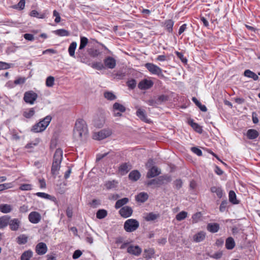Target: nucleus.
<instances>
[{
	"label": "nucleus",
	"mask_w": 260,
	"mask_h": 260,
	"mask_svg": "<svg viewBox=\"0 0 260 260\" xmlns=\"http://www.w3.org/2000/svg\"><path fill=\"white\" fill-rule=\"evenodd\" d=\"M133 212L132 208L129 206L122 207L119 211V214L123 218L130 217Z\"/></svg>",
	"instance_id": "1a4fd4ad"
},
{
	"label": "nucleus",
	"mask_w": 260,
	"mask_h": 260,
	"mask_svg": "<svg viewBox=\"0 0 260 260\" xmlns=\"http://www.w3.org/2000/svg\"><path fill=\"white\" fill-rule=\"evenodd\" d=\"M11 217L9 215H4L0 217V229L6 228L9 223Z\"/></svg>",
	"instance_id": "aec40b11"
},
{
	"label": "nucleus",
	"mask_w": 260,
	"mask_h": 260,
	"mask_svg": "<svg viewBox=\"0 0 260 260\" xmlns=\"http://www.w3.org/2000/svg\"><path fill=\"white\" fill-rule=\"evenodd\" d=\"M210 191L212 193H216L217 197L220 199L222 197L223 191L221 186H213L210 188Z\"/></svg>",
	"instance_id": "6ab92c4d"
},
{
	"label": "nucleus",
	"mask_w": 260,
	"mask_h": 260,
	"mask_svg": "<svg viewBox=\"0 0 260 260\" xmlns=\"http://www.w3.org/2000/svg\"><path fill=\"white\" fill-rule=\"evenodd\" d=\"M153 85L151 80L144 79L138 84V88L141 90H146L150 88Z\"/></svg>",
	"instance_id": "ddd939ff"
},
{
	"label": "nucleus",
	"mask_w": 260,
	"mask_h": 260,
	"mask_svg": "<svg viewBox=\"0 0 260 260\" xmlns=\"http://www.w3.org/2000/svg\"><path fill=\"white\" fill-rule=\"evenodd\" d=\"M77 43L73 42L71 43L68 49V52L70 55L72 57H75V51L77 47Z\"/></svg>",
	"instance_id": "e433bc0d"
},
{
	"label": "nucleus",
	"mask_w": 260,
	"mask_h": 260,
	"mask_svg": "<svg viewBox=\"0 0 260 260\" xmlns=\"http://www.w3.org/2000/svg\"><path fill=\"white\" fill-rule=\"evenodd\" d=\"M229 201L234 204H237L238 203L236 199V195L235 192L233 190H231L229 194Z\"/></svg>",
	"instance_id": "c03bdc74"
},
{
	"label": "nucleus",
	"mask_w": 260,
	"mask_h": 260,
	"mask_svg": "<svg viewBox=\"0 0 260 260\" xmlns=\"http://www.w3.org/2000/svg\"><path fill=\"white\" fill-rule=\"evenodd\" d=\"M148 195L146 192H141L136 196V200L137 202L144 203L147 200Z\"/></svg>",
	"instance_id": "cd10ccee"
},
{
	"label": "nucleus",
	"mask_w": 260,
	"mask_h": 260,
	"mask_svg": "<svg viewBox=\"0 0 260 260\" xmlns=\"http://www.w3.org/2000/svg\"><path fill=\"white\" fill-rule=\"evenodd\" d=\"M124 76H125V74L123 73H122L121 72H119L114 75V78L119 79V80L123 79Z\"/></svg>",
	"instance_id": "69168bd1"
},
{
	"label": "nucleus",
	"mask_w": 260,
	"mask_h": 260,
	"mask_svg": "<svg viewBox=\"0 0 260 260\" xmlns=\"http://www.w3.org/2000/svg\"><path fill=\"white\" fill-rule=\"evenodd\" d=\"M52 117L48 115L40 121L41 123V129L43 132L49 124Z\"/></svg>",
	"instance_id": "412c9836"
},
{
	"label": "nucleus",
	"mask_w": 260,
	"mask_h": 260,
	"mask_svg": "<svg viewBox=\"0 0 260 260\" xmlns=\"http://www.w3.org/2000/svg\"><path fill=\"white\" fill-rule=\"evenodd\" d=\"M244 75L246 77L253 79L254 81L258 79V75L250 70H246L244 72Z\"/></svg>",
	"instance_id": "2f4dec72"
},
{
	"label": "nucleus",
	"mask_w": 260,
	"mask_h": 260,
	"mask_svg": "<svg viewBox=\"0 0 260 260\" xmlns=\"http://www.w3.org/2000/svg\"><path fill=\"white\" fill-rule=\"evenodd\" d=\"M205 236L206 233L204 232L201 231L193 236V239L196 242H200L205 239Z\"/></svg>",
	"instance_id": "b1692460"
},
{
	"label": "nucleus",
	"mask_w": 260,
	"mask_h": 260,
	"mask_svg": "<svg viewBox=\"0 0 260 260\" xmlns=\"http://www.w3.org/2000/svg\"><path fill=\"white\" fill-rule=\"evenodd\" d=\"M53 15L54 17H55V19L54 20L55 22L56 23H59L61 19L59 13L56 10H54L53 12Z\"/></svg>",
	"instance_id": "052dcab7"
},
{
	"label": "nucleus",
	"mask_w": 260,
	"mask_h": 260,
	"mask_svg": "<svg viewBox=\"0 0 260 260\" xmlns=\"http://www.w3.org/2000/svg\"><path fill=\"white\" fill-rule=\"evenodd\" d=\"M104 96L105 98L109 101H113L116 99V96L111 91H105Z\"/></svg>",
	"instance_id": "a18cd8bd"
},
{
	"label": "nucleus",
	"mask_w": 260,
	"mask_h": 260,
	"mask_svg": "<svg viewBox=\"0 0 260 260\" xmlns=\"http://www.w3.org/2000/svg\"><path fill=\"white\" fill-rule=\"evenodd\" d=\"M258 135V132L254 129H248L246 133L247 137L250 140H253L257 138Z\"/></svg>",
	"instance_id": "5701e85b"
},
{
	"label": "nucleus",
	"mask_w": 260,
	"mask_h": 260,
	"mask_svg": "<svg viewBox=\"0 0 260 260\" xmlns=\"http://www.w3.org/2000/svg\"><path fill=\"white\" fill-rule=\"evenodd\" d=\"M35 113V111L34 110V108H32L25 110L23 112V115L26 118H30L34 115Z\"/></svg>",
	"instance_id": "a19ab883"
},
{
	"label": "nucleus",
	"mask_w": 260,
	"mask_h": 260,
	"mask_svg": "<svg viewBox=\"0 0 260 260\" xmlns=\"http://www.w3.org/2000/svg\"><path fill=\"white\" fill-rule=\"evenodd\" d=\"M25 1L20 0L19 3L13 6V8L16 9L23 10L25 7Z\"/></svg>",
	"instance_id": "09e8293b"
},
{
	"label": "nucleus",
	"mask_w": 260,
	"mask_h": 260,
	"mask_svg": "<svg viewBox=\"0 0 260 260\" xmlns=\"http://www.w3.org/2000/svg\"><path fill=\"white\" fill-rule=\"evenodd\" d=\"M222 254H223L222 252L220 251H217V252H215V253L213 254L212 255H210V257L211 258H214V259H218L222 257Z\"/></svg>",
	"instance_id": "4d7b16f0"
},
{
	"label": "nucleus",
	"mask_w": 260,
	"mask_h": 260,
	"mask_svg": "<svg viewBox=\"0 0 260 260\" xmlns=\"http://www.w3.org/2000/svg\"><path fill=\"white\" fill-rule=\"evenodd\" d=\"M159 217L158 214H155L153 212L147 213L144 217L145 219L147 221H153Z\"/></svg>",
	"instance_id": "4c0bfd02"
},
{
	"label": "nucleus",
	"mask_w": 260,
	"mask_h": 260,
	"mask_svg": "<svg viewBox=\"0 0 260 260\" xmlns=\"http://www.w3.org/2000/svg\"><path fill=\"white\" fill-rule=\"evenodd\" d=\"M33 252L31 250L25 251L22 253L20 257V260H30L32 257Z\"/></svg>",
	"instance_id": "473e14b6"
},
{
	"label": "nucleus",
	"mask_w": 260,
	"mask_h": 260,
	"mask_svg": "<svg viewBox=\"0 0 260 260\" xmlns=\"http://www.w3.org/2000/svg\"><path fill=\"white\" fill-rule=\"evenodd\" d=\"M36 195L39 197L50 200L53 202H55L56 201V199L55 197L50 196V194L46 193L45 192H38L36 193Z\"/></svg>",
	"instance_id": "7c9ffc66"
},
{
	"label": "nucleus",
	"mask_w": 260,
	"mask_h": 260,
	"mask_svg": "<svg viewBox=\"0 0 260 260\" xmlns=\"http://www.w3.org/2000/svg\"><path fill=\"white\" fill-rule=\"evenodd\" d=\"M20 221L17 218L9 219V223L8 224L11 230L13 231H17L20 225Z\"/></svg>",
	"instance_id": "dca6fc26"
},
{
	"label": "nucleus",
	"mask_w": 260,
	"mask_h": 260,
	"mask_svg": "<svg viewBox=\"0 0 260 260\" xmlns=\"http://www.w3.org/2000/svg\"><path fill=\"white\" fill-rule=\"evenodd\" d=\"M136 115L142 121L149 123L150 120L147 118L145 111L142 109L138 108L136 112Z\"/></svg>",
	"instance_id": "a211bd4d"
},
{
	"label": "nucleus",
	"mask_w": 260,
	"mask_h": 260,
	"mask_svg": "<svg viewBox=\"0 0 260 260\" xmlns=\"http://www.w3.org/2000/svg\"><path fill=\"white\" fill-rule=\"evenodd\" d=\"M136 81L134 79H132L127 82V85L131 89H133L136 87Z\"/></svg>",
	"instance_id": "5fc2aeb1"
},
{
	"label": "nucleus",
	"mask_w": 260,
	"mask_h": 260,
	"mask_svg": "<svg viewBox=\"0 0 260 260\" xmlns=\"http://www.w3.org/2000/svg\"><path fill=\"white\" fill-rule=\"evenodd\" d=\"M139 225V222L137 220L128 219L124 223V229L126 232L131 233L135 231Z\"/></svg>",
	"instance_id": "20e7f679"
},
{
	"label": "nucleus",
	"mask_w": 260,
	"mask_h": 260,
	"mask_svg": "<svg viewBox=\"0 0 260 260\" xmlns=\"http://www.w3.org/2000/svg\"><path fill=\"white\" fill-rule=\"evenodd\" d=\"M108 212L107 210L105 209H99L96 213V218L100 219H103L107 216Z\"/></svg>",
	"instance_id": "ea45409f"
},
{
	"label": "nucleus",
	"mask_w": 260,
	"mask_h": 260,
	"mask_svg": "<svg viewBox=\"0 0 260 260\" xmlns=\"http://www.w3.org/2000/svg\"><path fill=\"white\" fill-rule=\"evenodd\" d=\"M235 246V243L232 237H229L225 241V247L226 249L231 250Z\"/></svg>",
	"instance_id": "f704fd0d"
},
{
	"label": "nucleus",
	"mask_w": 260,
	"mask_h": 260,
	"mask_svg": "<svg viewBox=\"0 0 260 260\" xmlns=\"http://www.w3.org/2000/svg\"><path fill=\"white\" fill-rule=\"evenodd\" d=\"M12 207L11 205L7 204H2L0 205V212L3 213H8L12 211Z\"/></svg>",
	"instance_id": "c85d7f7f"
},
{
	"label": "nucleus",
	"mask_w": 260,
	"mask_h": 260,
	"mask_svg": "<svg viewBox=\"0 0 260 260\" xmlns=\"http://www.w3.org/2000/svg\"><path fill=\"white\" fill-rule=\"evenodd\" d=\"M160 174V171L156 167H152L148 171L147 174V177L151 178L159 175Z\"/></svg>",
	"instance_id": "f3484780"
},
{
	"label": "nucleus",
	"mask_w": 260,
	"mask_h": 260,
	"mask_svg": "<svg viewBox=\"0 0 260 260\" xmlns=\"http://www.w3.org/2000/svg\"><path fill=\"white\" fill-rule=\"evenodd\" d=\"M53 32L55 35L60 37L69 36L70 35L69 31L64 29H57L54 30Z\"/></svg>",
	"instance_id": "58836bf2"
},
{
	"label": "nucleus",
	"mask_w": 260,
	"mask_h": 260,
	"mask_svg": "<svg viewBox=\"0 0 260 260\" xmlns=\"http://www.w3.org/2000/svg\"><path fill=\"white\" fill-rule=\"evenodd\" d=\"M24 38L28 41H33L34 40V36L32 34H25L23 36Z\"/></svg>",
	"instance_id": "774afa93"
},
{
	"label": "nucleus",
	"mask_w": 260,
	"mask_h": 260,
	"mask_svg": "<svg viewBox=\"0 0 260 260\" xmlns=\"http://www.w3.org/2000/svg\"><path fill=\"white\" fill-rule=\"evenodd\" d=\"M88 53L91 57H95L98 56L100 54V51L93 48H90L88 50Z\"/></svg>",
	"instance_id": "8fccbe9b"
},
{
	"label": "nucleus",
	"mask_w": 260,
	"mask_h": 260,
	"mask_svg": "<svg viewBox=\"0 0 260 260\" xmlns=\"http://www.w3.org/2000/svg\"><path fill=\"white\" fill-rule=\"evenodd\" d=\"M88 43V39L85 37L81 36L80 37V46L78 49V52H80V51L82 50L85 48L86 46L87 45Z\"/></svg>",
	"instance_id": "72a5a7b5"
},
{
	"label": "nucleus",
	"mask_w": 260,
	"mask_h": 260,
	"mask_svg": "<svg viewBox=\"0 0 260 260\" xmlns=\"http://www.w3.org/2000/svg\"><path fill=\"white\" fill-rule=\"evenodd\" d=\"M10 68V65L6 62L0 61V70H6Z\"/></svg>",
	"instance_id": "e2e57ef3"
},
{
	"label": "nucleus",
	"mask_w": 260,
	"mask_h": 260,
	"mask_svg": "<svg viewBox=\"0 0 260 260\" xmlns=\"http://www.w3.org/2000/svg\"><path fill=\"white\" fill-rule=\"evenodd\" d=\"M25 80H26L25 78L20 77V78H18V79H16V80H15V81H14V84L15 85L23 84V83H25Z\"/></svg>",
	"instance_id": "13d9d810"
},
{
	"label": "nucleus",
	"mask_w": 260,
	"mask_h": 260,
	"mask_svg": "<svg viewBox=\"0 0 260 260\" xmlns=\"http://www.w3.org/2000/svg\"><path fill=\"white\" fill-rule=\"evenodd\" d=\"M54 84V78L52 76H49L46 80V85L48 87H52Z\"/></svg>",
	"instance_id": "3c124183"
},
{
	"label": "nucleus",
	"mask_w": 260,
	"mask_h": 260,
	"mask_svg": "<svg viewBox=\"0 0 260 260\" xmlns=\"http://www.w3.org/2000/svg\"><path fill=\"white\" fill-rule=\"evenodd\" d=\"M28 219L32 223L36 224L39 223L41 219L40 214L37 212L33 211L29 213Z\"/></svg>",
	"instance_id": "f8f14e48"
},
{
	"label": "nucleus",
	"mask_w": 260,
	"mask_h": 260,
	"mask_svg": "<svg viewBox=\"0 0 260 260\" xmlns=\"http://www.w3.org/2000/svg\"><path fill=\"white\" fill-rule=\"evenodd\" d=\"M207 229L211 233H216L219 230V225L217 223H209L207 225Z\"/></svg>",
	"instance_id": "4be33fe9"
},
{
	"label": "nucleus",
	"mask_w": 260,
	"mask_h": 260,
	"mask_svg": "<svg viewBox=\"0 0 260 260\" xmlns=\"http://www.w3.org/2000/svg\"><path fill=\"white\" fill-rule=\"evenodd\" d=\"M91 67L98 70H102L105 69V66L101 62H95L92 64Z\"/></svg>",
	"instance_id": "de8ad7c7"
},
{
	"label": "nucleus",
	"mask_w": 260,
	"mask_h": 260,
	"mask_svg": "<svg viewBox=\"0 0 260 260\" xmlns=\"http://www.w3.org/2000/svg\"><path fill=\"white\" fill-rule=\"evenodd\" d=\"M19 188L22 190H30L32 189V185L30 184H22Z\"/></svg>",
	"instance_id": "6e6d98bb"
},
{
	"label": "nucleus",
	"mask_w": 260,
	"mask_h": 260,
	"mask_svg": "<svg viewBox=\"0 0 260 260\" xmlns=\"http://www.w3.org/2000/svg\"><path fill=\"white\" fill-rule=\"evenodd\" d=\"M41 123L40 121L39 122L35 124L32 127L31 131L34 133H40L42 132V131L41 129Z\"/></svg>",
	"instance_id": "603ef678"
},
{
	"label": "nucleus",
	"mask_w": 260,
	"mask_h": 260,
	"mask_svg": "<svg viewBox=\"0 0 260 260\" xmlns=\"http://www.w3.org/2000/svg\"><path fill=\"white\" fill-rule=\"evenodd\" d=\"M171 181V178L168 176H160L158 177L148 181L147 185L148 186L153 185L154 187H159L162 184Z\"/></svg>",
	"instance_id": "7ed1b4c3"
},
{
	"label": "nucleus",
	"mask_w": 260,
	"mask_h": 260,
	"mask_svg": "<svg viewBox=\"0 0 260 260\" xmlns=\"http://www.w3.org/2000/svg\"><path fill=\"white\" fill-rule=\"evenodd\" d=\"M104 63L105 69L107 68L108 69H113L115 67L116 64V60L111 56L106 57L104 60Z\"/></svg>",
	"instance_id": "9d476101"
},
{
	"label": "nucleus",
	"mask_w": 260,
	"mask_h": 260,
	"mask_svg": "<svg viewBox=\"0 0 260 260\" xmlns=\"http://www.w3.org/2000/svg\"><path fill=\"white\" fill-rule=\"evenodd\" d=\"M112 134V131L110 129H103L98 132L94 133L92 137L96 140H102Z\"/></svg>",
	"instance_id": "39448f33"
},
{
	"label": "nucleus",
	"mask_w": 260,
	"mask_h": 260,
	"mask_svg": "<svg viewBox=\"0 0 260 260\" xmlns=\"http://www.w3.org/2000/svg\"><path fill=\"white\" fill-rule=\"evenodd\" d=\"M141 177V174L138 170L132 171L128 175L129 179L133 181H136Z\"/></svg>",
	"instance_id": "a878e982"
},
{
	"label": "nucleus",
	"mask_w": 260,
	"mask_h": 260,
	"mask_svg": "<svg viewBox=\"0 0 260 260\" xmlns=\"http://www.w3.org/2000/svg\"><path fill=\"white\" fill-rule=\"evenodd\" d=\"M154 250L153 248L145 249L144 250L143 257L147 260L151 258L154 254Z\"/></svg>",
	"instance_id": "bb28decb"
},
{
	"label": "nucleus",
	"mask_w": 260,
	"mask_h": 260,
	"mask_svg": "<svg viewBox=\"0 0 260 260\" xmlns=\"http://www.w3.org/2000/svg\"><path fill=\"white\" fill-rule=\"evenodd\" d=\"M90 204L93 208H96L98 206L101 204V202L99 200L93 199Z\"/></svg>",
	"instance_id": "338daca9"
},
{
	"label": "nucleus",
	"mask_w": 260,
	"mask_h": 260,
	"mask_svg": "<svg viewBox=\"0 0 260 260\" xmlns=\"http://www.w3.org/2000/svg\"><path fill=\"white\" fill-rule=\"evenodd\" d=\"M168 100V98L167 96L165 95H160L156 100L157 102H158V104L161 103L162 102H165Z\"/></svg>",
	"instance_id": "0e129e2a"
},
{
	"label": "nucleus",
	"mask_w": 260,
	"mask_h": 260,
	"mask_svg": "<svg viewBox=\"0 0 260 260\" xmlns=\"http://www.w3.org/2000/svg\"><path fill=\"white\" fill-rule=\"evenodd\" d=\"M48 250L47 245L44 242H40L37 244L35 247L36 252L40 255L45 254Z\"/></svg>",
	"instance_id": "6e6552de"
},
{
	"label": "nucleus",
	"mask_w": 260,
	"mask_h": 260,
	"mask_svg": "<svg viewBox=\"0 0 260 260\" xmlns=\"http://www.w3.org/2000/svg\"><path fill=\"white\" fill-rule=\"evenodd\" d=\"M82 254V252L80 250H76L74 251L73 254V258L74 259H76L79 258L81 255Z\"/></svg>",
	"instance_id": "bf43d9fd"
},
{
	"label": "nucleus",
	"mask_w": 260,
	"mask_h": 260,
	"mask_svg": "<svg viewBox=\"0 0 260 260\" xmlns=\"http://www.w3.org/2000/svg\"><path fill=\"white\" fill-rule=\"evenodd\" d=\"M145 67L151 74L158 75L161 74V69L153 63H147L145 64Z\"/></svg>",
	"instance_id": "0eeeda50"
},
{
	"label": "nucleus",
	"mask_w": 260,
	"mask_h": 260,
	"mask_svg": "<svg viewBox=\"0 0 260 260\" xmlns=\"http://www.w3.org/2000/svg\"><path fill=\"white\" fill-rule=\"evenodd\" d=\"M188 123L195 131L199 134H201L202 133V127L197 123L194 122L192 119L188 120Z\"/></svg>",
	"instance_id": "393cba45"
},
{
	"label": "nucleus",
	"mask_w": 260,
	"mask_h": 260,
	"mask_svg": "<svg viewBox=\"0 0 260 260\" xmlns=\"http://www.w3.org/2000/svg\"><path fill=\"white\" fill-rule=\"evenodd\" d=\"M132 168V166L129 162L122 163L118 167L119 172L122 175L127 173Z\"/></svg>",
	"instance_id": "9b49d317"
},
{
	"label": "nucleus",
	"mask_w": 260,
	"mask_h": 260,
	"mask_svg": "<svg viewBox=\"0 0 260 260\" xmlns=\"http://www.w3.org/2000/svg\"><path fill=\"white\" fill-rule=\"evenodd\" d=\"M88 133V129L85 121L82 119H78L74 129V136L77 139H81Z\"/></svg>",
	"instance_id": "f257e3e1"
},
{
	"label": "nucleus",
	"mask_w": 260,
	"mask_h": 260,
	"mask_svg": "<svg viewBox=\"0 0 260 260\" xmlns=\"http://www.w3.org/2000/svg\"><path fill=\"white\" fill-rule=\"evenodd\" d=\"M29 15L31 17H37L38 18H42V19L44 18L45 17V15L44 14H40L37 10H32L30 12Z\"/></svg>",
	"instance_id": "49530a36"
},
{
	"label": "nucleus",
	"mask_w": 260,
	"mask_h": 260,
	"mask_svg": "<svg viewBox=\"0 0 260 260\" xmlns=\"http://www.w3.org/2000/svg\"><path fill=\"white\" fill-rule=\"evenodd\" d=\"M38 94L32 90L26 91L24 94L23 100L26 103L33 104L38 98Z\"/></svg>",
	"instance_id": "423d86ee"
},
{
	"label": "nucleus",
	"mask_w": 260,
	"mask_h": 260,
	"mask_svg": "<svg viewBox=\"0 0 260 260\" xmlns=\"http://www.w3.org/2000/svg\"><path fill=\"white\" fill-rule=\"evenodd\" d=\"M192 222L197 223L203 220L202 214L199 212L194 214L192 216Z\"/></svg>",
	"instance_id": "37998d69"
},
{
	"label": "nucleus",
	"mask_w": 260,
	"mask_h": 260,
	"mask_svg": "<svg viewBox=\"0 0 260 260\" xmlns=\"http://www.w3.org/2000/svg\"><path fill=\"white\" fill-rule=\"evenodd\" d=\"M105 118L103 116H95L93 120V125L98 128H101L104 126L105 123Z\"/></svg>",
	"instance_id": "2eb2a0df"
},
{
	"label": "nucleus",
	"mask_w": 260,
	"mask_h": 260,
	"mask_svg": "<svg viewBox=\"0 0 260 260\" xmlns=\"http://www.w3.org/2000/svg\"><path fill=\"white\" fill-rule=\"evenodd\" d=\"M129 201V199L127 198H124L118 200L116 201L115 204V208L116 209H119L122 208L123 206L126 204Z\"/></svg>",
	"instance_id": "c756f323"
},
{
	"label": "nucleus",
	"mask_w": 260,
	"mask_h": 260,
	"mask_svg": "<svg viewBox=\"0 0 260 260\" xmlns=\"http://www.w3.org/2000/svg\"><path fill=\"white\" fill-rule=\"evenodd\" d=\"M191 151L195 154H196L198 156L202 155V151L199 148L193 147L191 148Z\"/></svg>",
	"instance_id": "680f3d73"
},
{
	"label": "nucleus",
	"mask_w": 260,
	"mask_h": 260,
	"mask_svg": "<svg viewBox=\"0 0 260 260\" xmlns=\"http://www.w3.org/2000/svg\"><path fill=\"white\" fill-rule=\"evenodd\" d=\"M173 24H174V22L171 19L166 20L164 24V26L165 27L166 29L169 32H171L172 31Z\"/></svg>",
	"instance_id": "79ce46f5"
},
{
	"label": "nucleus",
	"mask_w": 260,
	"mask_h": 260,
	"mask_svg": "<svg viewBox=\"0 0 260 260\" xmlns=\"http://www.w3.org/2000/svg\"><path fill=\"white\" fill-rule=\"evenodd\" d=\"M127 251L131 254L139 256L142 252V249L138 245H130L127 247Z\"/></svg>",
	"instance_id": "4468645a"
},
{
	"label": "nucleus",
	"mask_w": 260,
	"mask_h": 260,
	"mask_svg": "<svg viewBox=\"0 0 260 260\" xmlns=\"http://www.w3.org/2000/svg\"><path fill=\"white\" fill-rule=\"evenodd\" d=\"M17 242L19 244H24L27 242V237L25 235H22L17 237Z\"/></svg>",
	"instance_id": "864d4df0"
},
{
	"label": "nucleus",
	"mask_w": 260,
	"mask_h": 260,
	"mask_svg": "<svg viewBox=\"0 0 260 260\" xmlns=\"http://www.w3.org/2000/svg\"><path fill=\"white\" fill-rule=\"evenodd\" d=\"M62 159V151L61 149L58 148L55 150L54 153L51 170V174L54 177H55L58 174Z\"/></svg>",
	"instance_id": "f03ea898"
},
{
	"label": "nucleus",
	"mask_w": 260,
	"mask_h": 260,
	"mask_svg": "<svg viewBox=\"0 0 260 260\" xmlns=\"http://www.w3.org/2000/svg\"><path fill=\"white\" fill-rule=\"evenodd\" d=\"M113 112L118 111L120 112H124L126 110V108L122 104L116 102L113 105Z\"/></svg>",
	"instance_id": "c9c22d12"
}]
</instances>
